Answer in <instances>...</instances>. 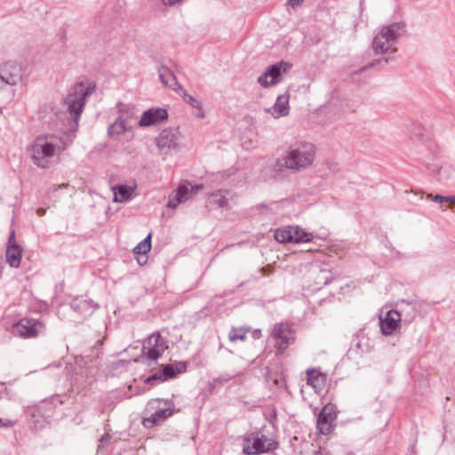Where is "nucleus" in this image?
Masks as SVG:
<instances>
[{"instance_id": "f257e3e1", "label": "nucleus", "mask_w": 455, "mask_h": 455, "mask_svg": "<svg viewBox=\"0 0 455 455\" xmlns=\"http://www.w3.org/2000/svg\"><path fill=\"white\" fill-rule=\"evenodd\" d=\"M315 157V145L310 142L301 141L291 146L285 154L276 160L275 170L277 172L289 170L292 172H299L311 166Z\"/></svg>"}, {"instance_id": "f03ea898", "label": "nucleus", "mask_w": 455, "mask_h": 455, "mask_svg": "<svg viewBox=\"0 0 455 455\" xmlns=\"http://www.w3.org/2000/svg\"><path fill=\"white\" fill-rule=\"evenodd\" d=\"M95 87V83H89L86 85L84 82H78L71 87L68 95L63 100V105L67 108V111L73 120L76 129L78 127V121L84 111L85 100L92 94Z\"/></svg>"}, {"instance_id": "7ed1b4c3", "label": "nucleus", "mask_w": 455, "mask_h": 455, "mask_svg": "<svg viewBox=\"0 0 455 455\" xmlns=\"http://www.w3.org/2000/svg\"><path fill=\"white\" fill-rule=\"evenodd\" d=\"M60 397L56 395L51 401H43L38 404L28 406L25 410V415L29 428L34 432L44 429L54 414V408L57 403H62Z\"/></svg>"}, {"instance_id": "20e7f679", "label": "nucleus", "mask_w": 455, "mask_h": 455, "mask_svg": "<svg viewBox=\"0 0 455 455\" xmlns=\"http://www.w3.org/2000/svg\"><path fill=\"white\" fill-rule=\"evenodd\" d=\"M406 33V24L403 21L393 22L383 26L372 40V49L377 54H384L390 50L395 52L393 47L399 38Z\"/></svg>"}, {"instance_id": "39448f33", "label": "nucleus", "mask_w": 455, "mask_h": 455, "mask_svg": "<svg viewBox=\"0 0 455 455\" xmlns=\"http://www.w3.org/2000/svg\"><path fill=\"white\" fill-rule=\"evenodd\" d=\"M45 324L39 319L23 317L12 325L13 335L22 339H35L44 333Z\"/></svg>"}, {"instance_id": "423d86ee", "label": "nucleus", "mask_w": 455, "mask_h": 455, "mask_svg": "<svg viewBox=\"0 0 455 455\" xmlns=\"http://www.w3.org/2000/svg\"><path fill=\"white\" fill-rule=\"evenodd\" d=\"M271 336L275 340L277 355L285 352L288 347L295 341V333L287 323H278L273 326Z\"/></svg>"}, {"instance_id": "0eeeda50", "label": "nucleus", "mask_w": 455, "mask_h": 455, "mask_svg": "<svg viewBox=\"0 0 455 455\" xmlns=\"http://www.w3.org/2000/svg\"><path fill=\"white\" fill-rule=\"evenodd\" d=\"M30 150L33 163L37 167L45 169L49 167V161L46 158L54 156L55 146L42 138H36Z\"/></svg>"}, {"instance_id": "6e6552de", "label": "nucleus", "mask_w": 455, "mask_h": 455, "mask_svg": "<svg viewBox=\"0 0 455 455\" xmlns=\"http://www.w3.org/2000/svg\"><path fill=\"white\" fill-rule=\"evenodd\" d=\"M167 346L161 334L156 331L152 333L143 343L140 359L156 361L164 353Z\"/></svg>"}, {"instance_id": "1a4fd4ad", "label": "nucleus", "mask_w": 455, "mask_h": 455, "mask_svg": "<svg viewBox=\"0 0 455 455\" xmlns=\"http://www.w3.org/2000/svg\"><path fill=\"white\" fill-rule=\"evenodd\" d=\"M245 444L243 446V452L247 455H258L268 452L277 448L278 443L266 435L251 436L245 438Z\"/></svg>"}, {"instance_id": "9d476101", "label": "nucleus", "mask_w": 455, "mask_h": 455, "mask_svg": "<svg viewBox=\"0 0 455 455\" xmlns=\"http://www.w3.org/2000/svg\"><path fill=\"white\" fill-rule=\"evenodd\" d=\"M203 188V184L192 185L188 180L181 181L176 188L174 196H170L167 207L175 209L180 204L187 202Z\"/></svg>"}, {"instance_id": "9b49d317", "label": "nucleus", "mask_w": 455, "mask_h": 455, "mask_svg": "<svg viewBox=\"0 0 455 455\" xmlns=\"http://www.w3.org/2000/svg\"><path fill=\"white\" fill-rule=\"evenodd\" d=\"M291 68V64L283 60L271 65L259 76L258 83L264 88L276 84L281 81L282 74L286 73Z\"/></svg>"}, {"instance_id": "f8f14e48", "label": "nucleus", "mask_w": 455, "mask_h": 455, "mask_svg": "<svg viewBox=\"0 0 455 455\" xmlns=\"http://www.w3.org/2000/svg\"><path fill=\"white\" fill-rule=\"evenodd\" d=\"M187 365L188 362L181 361L164 364L158 371L149 375L145 382L152 384L155 380L165 381L173 379L179 374L185 372L187 371Z\"/></svg>"}, {"instance_id": "ddd939ff", "label": "nucleus", "mask_w": 455, "mask_h": 455, "mask_svg": "<svg viewBox=\"0 0 455 455\" xmlns=\"http://www.w3.org/2000/svg\"><path fill=\"white\" fill-rule=\"evenodd\" d=\"M338 411L333 403L324 405L317 418L316 427L320 434L329 435L334 429L333 422L337 419Z\"/></svg>"}, {"instance_id": "4468645a", "label": "nucleus", "mask_w": 455, "mask_h": 455, "mask_svg": "<svg viewBox=\"0 0 455 455\" xmlns=\"http://www.w3.org/2000/svg\"><path fill=\"white\" fill-rule=\"evenodd\" d=\"M180 133L177 129H164L156 139V147L159 150L168 153L172 149L179 148Z\"/></svg>"}, {"instance_id": "2eb2a0df", "label": "nucleus", "mask_w": 455, "mask_h": 455, "mask_svg": "<svg viewBox=\"0 0 455 455\" xmlns=\"http://www.w3.org/2000/svg\"><path fill=\"white\" fill-rule=\"evenodd\" d=\"M169 117L168 111L163 108H151L143 112L138 125L140 127H149L163 124Z\"/></svg>"}, {"instance_id": "dca6fc26", "label": "nucleus", "mask_w": 455, "mask_h": 455, "mask_svg": "<svg viewBox=\"0 0 455 455\" xmlns=\"http://www.w3.org/2000/svg\"><path fill=\"white\" fill-rule=\"evenodd\" d=\"M21 77V68L16 63L7 62L0 68V78L8 84H17Z\"/></svg>"}, {"instance_id": "f3484780", "label": "nucleus", "mask_w": 455, "mask_h": 455, "mask_svg": "<svg viewBox=\"0 0 455 455\" xmlns=\"http://www.w3.org/2000/svg\"><path fill=\"white\" fill-rule=\"evenodd\" d=\"M380 330L384 335H391L399 326L401 315L397 310H388L385 316L379 317Z\"/></svg>"}, {"instance_id": "a211bd4d", "label": "nucleus", "mask_w": 455, "mask_h": 455, "mask_svg": "<svg viewBox=\"0 0 455 455\" xmlns=\"http://www.w3.org/2000/svg\"><path fill=\"white\" fill-rule=\"evenodd\" d=\"M71 308L82 316L92 315L98 305L93 302L91 299L84 297H76L70 302Z\"/></svg>"}, {"instance_id": "6ab92c4d", "label": "nucleus", "mask_w": 455, "mask_h": 455, "mask_svg": "<svg viewBox=\"0 0 455 455\" xmlns=\"http://www.w3.org/2000/svg\"><path fill=\"white\" fill-rule=\"evenodd\" d=\"M173 413V410L169 408L158 409L153 412L149 417L144 418L142 424L145 427L150 428L154 426L160 425L166 420Z\"/></svg>"}, {"instance_id": "aec40b11", "label": "nucleus", "mask_w": 455, "mask_h": 455, "mask_svg": "<svg viewBox=\"0 0 455 455\" xmlns=\"http://www.w3.org/2000/svg\"><path fill=\"white\" fill-rule=\"evenodd\" d=\"M158 73L160 81L164 85L180 93V90H182V86L178 83L176 76L168 67L161 66L158 69Z\"/></svg>"}, {"instance_id": "412c9836", "label": "nucleus", "mask_w": 455, "mask_h": 455, "mask_svg": "<svg viewBox=\"0 0 455 455\" xmlns=\"http://www.w3.org/2000/svg\"><path fill=\"white\" fill-rule=\"evenodd\" d=\"M23 249L20 244L7 245L5 257L7 263L12 267H19L20 266Z\"/></svg>"}, {"instance_id": "4be33fe9", "label": "nucleus", "mask_w": 455, "mask_h": 455, "mask_svg": "<svg viewBox=\"0 0 455 455\" xmlns=\"http://www.w3.org/2000/svg\"><path fill=\"white\" fill-rule=\"evenodd\" d=\"M289 98L288 93L277 97L275 103L272 107V116L275 118L285 116L289 114Z\"/></svg>"}, {"instance_id": "5701e85b", "label": "nucleus", "mask_w": 455, "mask_h": 455, "mask_svg": "<svg viewBox=\"0 0 455 455\" xmlns=\"http://www.w3.org/2000/svg\"><path fill=\"white\" fill-rule=\"evenodd\" d=\"M133 126L132 124H125L121 119H116L108 128V135L109 137L124 135L125 132L132 131Z\"/></svg>"}, {"instance_id": "b1692460", "label": "nucleus", "mask_w": 455, "mask_h": 455, "mask_svg": "<svg viewBox=\"0 0 455 455\" xmlns=\"http://www.w3.org/2000/svg\"><path fill=\"white\" fill-rule=\"evenodd\" d=\"M117 108V119H121L125 124H131L132 120L135 117L134 108L132 105L124 104L122 102H118Z\"/></svg>"}, {"instance_id": "393cba45", "label": "nucleus", "mask_w": 455, "mask_h": 455, "mask_svg": "<svg viewBox=\"0 0 455 455\" xmlns=\"http://www.w3.org/2000/svg\"><path fill=\"white\" fill-rule=\"evenodd\" d=\"M292 243H307L313 240L314 235L312 233L306 232L304 229L298 226H291Z\"/></svg>"}, {"instance_id": "a878e982", "label": "nucleus", "mask_w": 455, "mask_h": 455, "mask_svg": "<svg viewBox=\"0 0 455 455\" xmlns=\"http://www.w3.org/2000/svg\"><path fill=\"white\" fill-rule=\"evenodd\" d=\"M179 94L183 98V100L188 104H189L191 107L197 109V112L195 114L197 117H200V118L204 117V110H203V108L201 107V103L198 100H196L195 97L189 95L183 87H182V90H180Z\"/></svg>"}, {"instance_id": "bb28decb", "label": "nucleus", "mask_w": 455, "mask_h": 455, "mask_svg": "<svg viewBox=\"0 0 455 455\" xmlns=\"http://www.w3.org/2000/svg\"><path fill=\"white\" fill-rule=\"evenodd\" d=\"M307 373V383L314 388H320L324 380V377L315 369H308Z\"/></svg>"}, {"instance_id": "cd10ccee", "label": "nucleus", "mask_w": 455, "mask_h": 455, "mask_svg": "<svg viewBox=\"0 0 455 455\" xmlns=\"http://www.w3.org/2000/svg\"><path fill=\"white\" fill-rule=\"evenodd\" d=\"M275 239L279 243H292L291 226L278 228L275 232Z\"/></svg>"}, {"instance_id": "c85d7f7f", "label": "nucleus", "mask_w": 455, "mask_h": 455, "mask_svg": "<svg viewBox=\"0 0 455 455\" xmlns=\"http://www.w3.org/2000/svg\"><path fill=\"white\" fill-rule=\"evenodd\" d=\"M151 250V234H148L138 245L133 249L135 254H147Z\"/></svg>"}, {"instance_id": "c756f323", "label": "nucleus", "mask_w": 455, "mask_h": 455, "mask_svg": "<svg viewBox=\"0 0 455 455\" xmlns=\"http://www.w3.org/2000/svg\"><path fill=\"white\" fill-rule=\"evenodd\" d=\"M223 193H226V190H219L218 192L212 193L209 196V203L212 205L222 207L226 203V196Z\"/></svg>"}, {"instance_id": "7c9ffc66", "label": "nucleus", "mask_w": 455, "mask_h": 455, "mask_svg": "<svg viewBox=\"0 0 455 455\" xmlns=\"http://www.w3.org/2000/svg\"><path fill=\"white\" fill-rule=\"evenodd\" d=\"M250 331V329L244 328H232V331L229 332V340L236 341V340H244L246 338V333Z\"/></svg>"}, {"instance_id": "2f4dec72", "label": "nucleus", "mask_w": 455, "mask_h": 455, "mask_svg": "<svg viewBox=\"0 0 455 455\" xmlns=\"http://www.w3.org/2000/svg\"><path fill=\"white\" fill-rule=\"evenodd\" d=\"M116 196H121V201L128 200L132 196V188L126 185H120L116 188Z\"/></svg>"}, {"instance_id": "473e14b6", "label": "nucleus", "mask_w": 455, "mask_h": 455, "mask_svg": "<svg viewBox=\"0 0 455 455\" xmlns=\"http://www.w3.org/2000/svg\"><path fill=\"white\" fill-rule=\"evenodd\" d=\"M227 381L224 378H217L214 379L212 382L209 383L208 391L210 394H213L217 392L221 387H223L224 383Z\"/></svg>"}, {"instance_id": "72a5a7b5", "label": "nucleus", "mask_w": 455, "mask_h": 455, "mask_svg": "<svg viewBox=\"0 0 455 455\" xmlns=\"http://www.w3.org/2000/svg\"><path fill=\"white\" fill-rule=\"evenodd\" d=\"M427 197L433 198V200L436 203L443 204V203H451L452 204V196H444L441 195H435L434 197L432 195H428Z\"/></svg>"}, {"instance_id": "f704fd0d", "label": "nucleus", "mask_w": 455, "mask_h": 455, "mask_svg": "<svg viewBox=\"0 0 455 455\" xmlns=\"http://www.w3.org/2000/svg\"><path fill=\"white\" fill-rule=\"evenodd\" d=\"M17 421L18 420H16V419H0V427H5V428L12 427L13 426H15L17 424Z\"/></svg>"}, {"instance_id": "c9c22d12", "label": "nucleus", "mask_w": 455, "mask_h": 455, "mask_svg": "<svg viewBox=\"0 0 455 455\" xmlns=\"http://www.w3.org/2000/svg\"><path fill=\"white\" fill-rule=\"evenodd\" d=\"M15 244H19L17 242H16V239H15V231L12 229L10 233V235H9V239H8V243H7V245H15Z\"/></svg>"}, {"instance_id": "e433bc0d", "label": "nucleus", "mask_w": 455, "mask_h": 455, "mask_svg": "<svg viewBox=\"0 0 455 455\" xmlns=\"http://www.w3.org/2000/svg\"><path fill=\"white\" fill-rule=\"evenodd\" d=\"M304 0H287V4L292 8L299 6Z\"/></svg>"}, {"instance_id": "4c0bfd02", "label": "nucleus", "mask_w": 455, "mask_h": 455, "mask_svg": "<svg viewBox=\"0 0 455 455\" xmlns=\"http://www.w3.org/2000/svg\"><path fill=\"white\" fill-rule=\"evenodd\" d=\"M182 0H162L164 5H174L175 4L180 3Z\"/></svg>"}, {"instance_id": "58836bf2", "label": "nucleus", "mask_w": 455, "mask_h": 455, "mask_svg": "<svg viewBox=\"0 0 455 455\" xmlns=\"http://www.w3.org/2000/svg\"><path fill=\"white\" fill-rule=\"evenodd\" d=\"M110 438H111V435H110L108 433H105V434L101 436V438H100V441L101 443H108V442H109Z\"/></svg>"}, {"instance_id": "ea45409f", "label": "nucleus", "mask_w": 455, "mask_h": 455, "mask_svg": "<svg viewBox=\"0 0 455 455\" xmlns=\"http://www.w3.org/2000/svg\"><path fill=\"white\" fill-rule=\"evenodd\" d=\"M45 212H46V210H45V209H44V208H38V209L36 210V213H37V215H38V216H40V217L44 216V215L45 214Z\"/></svg>"}, {"instance_id": "a19ab883", "label": "nucleus", "mask_w": 455, "mask_h": 455, "mask_svg": "<svg viewBox=\"0 0 455 455\" xmlns=\"http://www.w3.org/2000/svg\"><path fill=\"white\" fill-rule=\"evenodd\" d=\"M159 403V401H158V400L149 402V403H148V407H153V405H154L155 403Z\"/></svg>"}, {"instance_id": "79ce46f5", "label": "nucleus", "mask_w": 455, "mask_h": 455, "mask_svg": "<svg viewBox=\"0 0 455 455\" xmlns=\"http://www.w3.org/2000/svg\"><path fill=\"white\" fill-rule=\"evenodd\" d=\"M452 199H453V200H452V204H455V195H454V196H452Z\"/></svg>"}, {"instance_id": "37998d69", "label": "nucleus", "mask_w": 455, "mask_h": 455, "mask_svg": "<svg viewBox=\"0 0 455 455\" xmlns=\"http://www.w3.org/2000/svg\"><path fill=\"white\" fill-rule=\"evenodd\" d=\"M383 61H384L385 63H387L388 60H387V58H384V59H383Z\"/></svg>"}, {"instance_id": "c03bdc74", "label": "nucleus", "mask_w": 455, "mask_h": 455, "mask_svg": "<svg viewBox=\"0 0 455 455\" xmlns=\"http://www.w3.org/2000/svg\"><path fill=\"white\" fill-rule=\"evenodd\" d=\"M258 333H259V331H255V336H258Z\"/></svg>"}, {"instance_id": "a18cd8bd", "label": "nucleus", "mask_w": 455, "mask_h": 455, "mask_svg": "<svg viewBox=\"0 0 455 455\" xmlns=\"http://www.w3.org/2000/svg\"><path fill=\"white\" fill-rule=\"evenodd\" d=\"M63 187H66V185L62 184V185L60 186V188H63Z\"/></svg>"}, {"instance_id": "49530a36", "label": "nucleus", "mask_w": 455, "mask_h": 455, "mask_svg": "<svg viewBox=\"0 0 455 455\" xmlns=\"http://www.w3.org/2000/svg\"><path fill=\"white\" fill-rule=\"evenodd\" d=\"M315 455H322L320 452H317Z\"/></svg>"}]
</instances>
